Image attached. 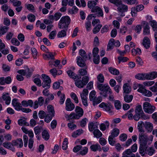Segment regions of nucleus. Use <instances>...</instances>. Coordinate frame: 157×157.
<instances>
[{
	"label": "nucleus",
	"instance_id": "18",
	"mask_svg": "<svg viewBox=\"0 0 157 157\" xmlns=\"http://www.w3.org/2000/svg\"><path fill=\"white\" fill-rule=\"evenodd\" d=\"M97 86H98V84H102L104 81V78L103 75L101 74L98 75L97 76Z\"/></svg>",
	"mask_w": 157,
	"mask_h": 157
},
{
	"label": "nucleus",
	"instance_id": "29",
	"mask_svg": "<svg viewBox=\"0 0 157 157\" xmlns=\"http://www.w3.org/2000/svg\"><path fill=\"white\" fill-rule=\"evenodd\" d=\"M60 61L58 60H56L54 61L55 64H50V66H51V67H53V66H55L57 67L58 69H60L61 68L62 65H60Z\"/></svg>",
	"mask_w": 157,
	"mask_h": 157
},
{
	"label": "nucleus",
	"instance_id": "40",
	"mask_svg": "<svg viewBox=\"0 0 157 157\" xmlns=\"http://www.w3.org/2000/svg\"><path fill=\"white\" fill-rule=\"evenodd\" d=\"M88 91L86 89H84L83 90L81 94L80 95L81 99H86V96L88 95Z\"/></svg>",
	"mask_w": 157,
	"mask_h": 157
},
{
	"label": "nucleus",
	"instance_id": "39",
	"mask_svg": "<svg viewBox=\"0 0 157 157\" xmlns=\"http://www.w3.org/2000/svg\"><path fill=\"white\" fill-rule=\"evenodd\" d=\"M42 136L43 138L45 140H47L49 139V135L46 130H44L42 132Z\"/></svg>",
	"mask_w": 157,
	"mask_h": 157
},
{
	"label": "nucleus",
	"instance_id": "51",
	"mask_svg": "<svg viewBox=\"0 0 157 157\" xmlns=\"http://www.w3.org/2000/svg\"><path fill=\"white\" fill-rule=\"evenodd\" d=\"M96 92L94 90L92 91L89 94V98L90 101H93L96 98L95 97Z\"/></svg>",
	"mask_w": 157,
	"mask_h": 157
},
{
	"label": "nucleus",
	"instance_id": "8",
	"mask_svg": "<svg viewBox=\"0 0 157 157\" xmlns=\"http://www.w3.org/2000/svg\"><path fill=\"white\" fill-rule=\"evenodd\" d=\"M75 107L74 104L71 102L70 99L69 98H67L66 101V109L67 111H71Z\"/></svg>",
	"mask_w": 157,
	"mask_h": 157
},
{
	"label": "nucleus",
	"instance_id": "11",
	"mask_svg": "<svg viewBox=\"0 0 157 157\" xmlns=\"http://www.w3.org/2000/svg\"><path fill=\"white\" fill-rule=\"evenodd\" d=\"M12 105L14 107L15 109L17 111L20 110L22 106L21 104L18 102V100L16 98L13 99L12 101Z\"/></svg>",
	"mask_w": 157,
	"mask_h": 157
},
{
	"label": "nucleus",
	"instance_id": "15",
	"mask_svg": "<svg viewBox=\"0 0 157 157\" xmlns=\"http://www.w3.org/2000/svg\"><path fill=\"white\" fill-rule=\"evenodd\" d=\"M146 123L147 122H145V124H144V122L142 121H140L138 122L137 124V128L139 131L140 132L145 131L143 129V125H144L145 128L146 129L147 127V124H146Z\"/></svg>",
	"mask_w": 157,
	"mask_h": 157
},
{
	"label": "nucleus",
	"instance_id": "43",
	"mask_svg": "<svg viewBox=\"0 0 157 157\" xmlns=\"http://www.w3.org/2000/svg\"><path fill=\"white\" fill-rule=\"evenodd\" d=\"M79 53L80 56L82 58V59H87V57L86 54L84 50L83 49H80L79 51Z\"/></svg>",
	"mask_w": 157,
	"mask_h": 157
},
{
	"label": "nucleus",
	"instance_id": "45",
	"mask_svg": "<svg viewBox=\"0 0 157 157\" xmlns=\"http://www.w3.org/2000/svg\"><path fill=\"white\" fill-rule=\"evenodd\" d=\"M67 73L69 76L71 78L75 79L76 78H78V76L75 75L73 72L71 70H69L67 71Z\"/></svg>",
	"mask_w": 157,
	"mask_h": 157
},
{
	"label": "nucleus",
	"instance_id": "55",
	"mask_svg": "<svg viewBox=\"0 0 157 157\" xmlns=\"http://www.w3.org/2000/svg\"><path fill=\"white\" fill-rule=\"evenodd\" d=\"M124 2H126L128 4H129L130 5H132L134 4H137L138 3L137 0H122Z\"/></svg>",
	"mask_w": 157,
	"mask_h": 157
},
{
	"label": "nucleus",
	"instance_id": "12",
	"mask_svg": "<svg viewBox=\"0 0 157 157\" xmlns=\"http://www.w3.org/2000/svg\"><path fill=\"white\" fill-rule=\"evenodd\" d=\"M11 82V79L10 77L8 76L6 78L4 77L0 78V85H4L5 84H9Z\"/></svg>",
	"mask_w": 157,
	"mask_h": 157
},
{
	"label": "nucleus",
	"instance_id": "58",
	"mask_svg": "<svg viewBox=\"0 0 157 157\" xmlns=\"http://www.w3.org/2000/svg\"><path fill=\"white\" fill-rule=\"evenodd\" d=\"M148 154L149 155L151 156L155 153V150L153 147H150L148 149Z\"/></svg>",
	"mask_w": 157,
	"mask_h": 157
},
{
	"label": "nucleus",
	"instance_id": "22",
	"mask_svg": "<svg viewBox=\"0 0 157 157\" xmlns=\"http://www.w3.org/2000/svg\"><path fill=\"white\" fill-rule=\"evenodd\" d=\"M48 114L54 116L55 111L53 107L51 105H49L47 106Z\"/></svg>",
	"mask_w": 157,
	"mask_h": 157
},
{
	"label": "nucleus",
	"instance_id": "50",
	"mask_svg": "<svg viewBox=\"0 0 157 157\" xmlns=\"http://www.w3.org/2000/svg\"><path fill=\"white\" fill-rule=\"evenodd\" d=\"M118 60L119 63H120L121 62H124L127 61L128 59L127 57H123L122 56H120L118 57Z\"/></svg>",
	"mask_w": 157,
	"mask_h": 157
},
{
	"label": "nucleus",
	"instance_id": "33",
	"mask_svg": "<svg viewBox=\"0 0 157 157\" xmlns=\"http://www.w3.org/2000/svg\"><path fill=\"white\" fill-rule=\"evenodd\" d=\"M133 96L132 95H126L124 97V101L127 103L131 102L132 100Z\"/></svg>",
	"mask_w": 157,
	"mask_h": 157
},
{
	"label": "nucleus",
	"instance_id": "19",
	"mask_svg": "<svg viewBox=\"0 0 157 157\" xmlns=\"http://www.w3.org/2000/svg\"><path fill=\"white\" fill-rule=\"evenodd\" d=\"M99 107L102 108L106 111H109L112 107V105L110 104H106L104 102L101 103L99 105Z\"/></svg>",
	"mask_w": 157,
	"mask_h": 157
},
{
	"label": "nucleus",
	"instance_id": "3",
	"mask_svg": "<svg viewBox=\"0 0 157 157\" xmlns=\"http://www.w3.org/2000/svg\"><path fill=\"white\" fill-rule=\"evenodd\" d=\"M98 86H97V88L101 92H100V94L103 96L105 98L106 97L108 96V94H110L112 93L111 90L107 84H98Z\"/></svg>",
	"mask_w": 157,
	"mask_h": 157
},
{
	"label": "nucleus",
	"instance_id": "20",
	"mask_svg": "<svg viewBox=\"0 0 157 157\" xmlns=\"http://www.w3.org/2000/svg\"><path fill=\"white\" fill-rule=\"evenodd\" d=\"M89 129L90 131L92 132L97 129L98 128L97 123H90L88 125Z\"/></svg>",
	"mask_w": 157,
	"mask_h": 157
},
{
	"label": "nucleus",
	"instance_id": "37",
	"mask_svg": "<svg viewBox=\"0 0 157 157\" xmlns=\"http://www.w3.org/2000/svg\"><path fill=\"white\" fill-rule=\"evenodd\" d=\"M41 76L43 80V82H51V80L48 76L44 74H42Z\"/></svg>",
	"mask_w": 157,
	"mask_h": 157
},
{
	"label": "nucleus",
	"instance_id": "38",
	"mask_svg": "<svg viewBox=\"0 0 157 157\" xmlns=\"http://www.w3.org/2000/svg\"><path fill=\"white\" fill-rule=\"evenodd\" d=\"M150 25L152 27L154 31H157V23L155 20H152L149 21Z\"/></svg>",
	"mask_w": 157,
	"mask_h": 157
},
{
	"label": "nucleus",
	"instance_id": "56",
	"mask_svg": "<svg viewBox=\"0 0 157 157\" xmlns=\"http://www.w3.org/2000/svg\"><path fill=\"white\" fill-rule=\"evenodd\" d=\"M56 30L52 31L49 35V38L51 39H53L56 35Z\"/></svg>",
	"mask_w": 157,
	"mask_h": 157
},
{
	"label": "nucleus",
	"instance_id": "54",
	"mask_svg": "<svg viewBox=\"0 0 157 157\" xmlns=\"http://www.w3.org/2000/svg\"><path fill=\"white\" fill-rule=\"evenodd\" d=\"M102 27V25L100 24H98L97 25L93 30V32L94 33H98L100 30V29Z\"/></svg>",
	"mask_w": 157,
	"mask_h": 157
},
{
	"label": "nucleus",
	"instance_id": "10",
	"mask_svg": "<svg viewBox=\"0 0 157 157\" xmlns=\"http://www.w3.org/2000/svg\"><path fill=\"white\" fill-rule=\"evenodd\" d=\"M86 59H82L80 56H78L76 58L77 63L78 66L81 67H84L86 66L85 62Z\"/></svg>",
	"mask_w": 157,
	"mask_h": 157
},
{
	"label": "nucleus",
	"instance_id": "59",
	"mask_svg": "<svg viewBox=\"0 0 157 157\" xmlns=\"http://www.w3.org/2000/svg\"><path fill=\"white\" fill-rule=\"evenodd\" d=\"M114 105L117 109H119L121 108V104L118 100H116L115 101Z\"/></svg>",
	"mask_w": 157,
	"mask_h": 157
},
{
	"label": "nucleus",
	"instance_id": "42",
	"mask_svg": "<svg viewBox=\"0 0 157 157\" xmlns=\"http://www.w3.org/2000/svg\"><path fill=\"white\" fill-rule=\"evenodd\" d=\"M102 101L101 98L99 97L98 98H95L93 101V104L94 105H95L100 103Z\"/></svg>",
	"mask_w": 157,
	"mask_h": 157
},
{
	"label": "nucleus",
	"instance_id": "13",
	"mask_svg": "<svg viewBox=\"0 0 157 157\" xmlns=\"http://www.w3.org/2000/svg\"><path fill=\"white\" fill-rule=\"evenodd\" d=\"M140 118L143 120H146L147 117L146 115H143L140 113H135L134 115V119L136 121H138Z\"/></svg>",
	"mask_w": 157,
	"mask_h": 157
},
{
	"label": "nucleus",
	"instance_id": "26",
	"mask_svg": "<svg viewBox=\"0 0 157 157\" xmlns=\"http://www.w3.org/2000/svg\"><path fill=\"white\" fill-rule=\"evenodd\" d=\"M135 113L143 115H145L143 111L142 106L140 105L136 106V107Z\"/></svg>",
	"mask_w": 157,
	"mask_h": 157
},
{
	"label": "nucleus",
	"instance_id": "57",
	"mask_svg": "<svg viewBox=\"0 0 157 157\" xmlns=\"http://www.w3.org/2000/svg\"><path fill=\"white\" fill-rule=\"evenodd\" d=\"M33 82L38 86H40L42 85L41 81L40 78H36L33 80Z\"/></svg>",
	"mask_w": 157,
	"mask_h": 157
},
{
	"label": "nucleus",
	"instance_id": "5",
	"mask_svg": "<svg viewBox=\"0 0 157 157\" xmlns=\"http://www.w3.org/2000/svg\"><path fill=\"white\" fill-rule=\"evenodd\" d=\"M70 19L68 16L62 17L58 24L59 28L60 29L67 28L70 23Z\"/></svg>",
	"mask_w": 157,
	"mask_h": 157
},
{
	"label": "nucleus",
	"instance_id": "21",
	"mask_svg": "<svg viewBox=\"0 0 157 157\" xmlns=\"http://www.w3.org/2000/svg\"><path fill=\"white\" fill-rule=\"evenodd\" d=\"M140 26L144 28L143 35L144 36L146 35L147 33V22L146 21H142Z\"/></svg>",
	"mask_w": 157,
	"mask_h": 157
},
{
	"label": "nucleus",
	"instance_id": "6",
	"mask_svg": "<svg viewBox=\"0 0 157 157\" xmlns=\"http://www.w3.org/2000/svg\"><path fill=\"white\" fill-rule=\"evenodd\" d=\"M114 4L118 7L117 10L119 12L123 13L127 11L128 10V6L123 4L121 0H118V2Z\"/></svg>",
	"mask_w": 157,
	"mask_h": 157
},
{
	"label": "nucleus",
	"instance_id": "24",
	"mask_svg": "<svg viewBox=\"0 0 157 157\" xmlns=\"http://www.w3.org/2000/svg\"><path fill=\"white\" fill-rule=\"evenodd\" d=\"M105 124L102 123L100 125V129L103 131H105L106 128H109V122L107 121H105Z\"/></svg>",
	"mask_w": 157,
	"mask_h": 157
},
{
	"label": "nucleus",
	"instance_id": "30",
	"mask_svg": "<svg viewBox=\"0 0 157 157\" xmlns=\"http://www.w3.org/2000/svg\"><path fill=\"white\" fill-rule=\"evenodd\" d=\"M88 151V148L86 147H82V148H81L79 151V153L82 155H86Z\"/></svg>",
	"mask_w": 157,
	"mask_h": 157
},
{
	"label": "nucleus",
	"instance_id": "9",
	"mask_svg": "<svg viewBox=\"0 0 157 157\" xmlns=\"http://www.w3.org/2000/svg\"><path fill=\"white\" fill-rule=\"evenodd\" d=\"M93 13H96L97 16L98 17H103V13L101 9L98 6H96L91 10Z\"/></svg>",
	"mask_w": 157,
	"mask_h": 157
},
{
	"label": "nucleus",
	"instance_id": "25",
	"mask_svg": "<svg viewBox=\"0 0 157 157\" xmlns=\"http://www.w3.org/2000/svg\"><path fill=\"white\" fill-rule=\"evenodd\" d=\"M123 89L124 92L126 94L129 93L131 91V87L129 86L128 84L127 83H125L124 84Z\"/></svg>",
	"mask_w": 157,
	"mask_h": 157
},
{
	"label": "nucleus",
	"instance_id": "47",
	"mask_svg": "<svg viewBox=\"0 0 157 157\" xmlns=\"http://www.w3.org/2000/svg\"><path fill=\"white\" fill-rule=\"evenodd\" d=\"M100 148V147L98 144H96L95 145H93L90 147L91 150L92 151H96L97 150L99 149Z\"/></svg>",
	"mask_w": 157,
	"mask_h": 157
},
{
	"label": "nucleus",
	"instance_id": "2",
	"mask_svg": "<svg viewBox=\"0 0 157 157\" xmlns=\"http://www.w3.org/2000/svg\"><path fill=\"white\" fill-rule=\"evenodd\" d=\"M75 113H72L70 115L65 114V117L68 120L78 119L83 114V109L78 106L75 108Z\"/></svg>",
	"mask_w": 157,
	"mask_h": 157
},
{
	"label": "nucleus",
	"instance_id": "48",
	"mask_svg": "<svg viewBox=\"0 0 157 157\" xmlns=\"http://www.w3.org/2000/svg\"><path fill=\"white\" fill-rule=\"evenodd\" d=\"M119 129L117 128H114L112 130L111 136L113 137H116L119 135Z\"/></svg>",
	"mask_w": 157,
	"mask_h": 157
},
{
	"label": "nucleus",
	"instance_id": "52",
	"mask_svg": "<svg viewBox=\"0 0 157 157\" xmlns=\"http://www.w3.org/2000/svg\"><path fill=\"white\" fill-rule=\"evenodd\" d=\"M28 18L29 21L32 22L35 21L36 17L33 14H29L28 16Z\"/></svg>",
	"mask_w": 157,
	"mask_h": 157
},
{
	"label": "nucleus",
	"instance_id": "61",
	"mask_svg": "<svg viewBox=\"0 0 157 157\" xmlns=\"http://www.w3.org/2000/svg\"><path fill=\"white\" fill-rule=\"evenodd\" d=\"M84 85H86L89 81V78L88 76H86L83 77L82 79Z\"/></svg>",
	"mask_w": 157,
	"mask_h": 157
},
{
	"label": "nucleus",
	"instance_id": "4",
	"mask_svg": "<svg viewBox=\"0 0 157 157\" xmlns=\"http://www.w3.org/2000/svg\"><path fill=\"white\" fill-rule=\"evenodd\" d=\"M131 150L128 149L125 150L123 153L122 157H135L134 154L132 152H136L137 149V146L136 144H134L131 147Z\"/></svg>",
	"mask_w": 157,
	"mask_h": 157
},
{
	"label": "nucleus",
	"instance_id": "16",
	"mask_svg": "<svg viewBox=\"0 0 157 157\" xmlns=\"http://www.w3.org/2000/svg\"><path fill=\"white\" fill-rule=\"evenodd\" d=\"M135 78L138 80H144L147 79V73H139L135 76Z\"/></svg>",
	"mask_w": 157,
	"mask_h": 157
},
{
	"label": "nucleus",
	"instance_id": "31",
	"mask_svg": "<svg viewBox=\"0 0 157 157\" xmlns=\"http://www.w3.org/2000/svg\"><path fill=\"white\" fill-rule=\"evenodd\" d=\"M9 28V27L6 26L1 27L0 28V36L5 33L7 32Z\"/></svg>",
	"mask_w": 157,
	"mask_h": 157
},
{
	"label": "nucleus",
	"instance_id": "41",
	"mask_svg": "<svg viewBox=\"0 0 157 157\" xmlns=\"http://www.w3.org/2000/svg\"><path fill=\"white\" fill-rule=\"evenodd\" d=\"M97 4L96 2L94 1H88L87 3V6L88 7L92 9L93 8L95 7Z\"/></svg>",
	"mask_w": 157,
	"mask_h": 157
},
{
	"label": "nucleus",
	"instance_id": "36",
	"mask_svg": "<svg viewBox=\"0 0 157 157\" xmlns=\"http://www.w3.org/2000/svg\"><path fill=\"white\" fill-rule=\"evenodd\" d=\"M109 71L110 73L114 75H117L119 74V71L116 69L112 67H110L109 69Z\"/></svg>",
	"mask_w": 157,
	"mask_h": 157
},
{
	"label": "nucleus",
	"instance_id": "62",
	"mask_svg": "<svg viewBox=\"0 0 157 157\" xmlns=\"http://www.w3.org/2000/svg\"><path fill=\"white\" fill-rule=\"evenodd\" d=\"M82 148V146L81 145H77L74 147L73 149V151L74 152H77L79 151H80L81 148Z\"/></svg>",
	"mask_w": 157,
	"mask_h": 157
},
{
	"label": "nucleus",
	"instance_id": "32",
	"mask_svg": "<svg viewBox=\"0 0 157 157\" xmlns=\"http://www.w3.org/2000/svg\"><path fill=\"white\" fill-rule=\"evenodd\" d=\"M156 72H152L148 74V80H152L157 77Z\"/></svg>",
	"mask_w": 157,
	"mask_h": 157
},
{
	"label": "nucleus",
	"instance_id": "63",
	"mask_svg": "<svg viewBox=\"0 0 157 157\" xmlns=\"http://www.w3.org/2000/svg\"><path fill=\"white\" fill-rule=\"evenodd\" d=\"M38 116L40 119H43L46 116L45 113L43 110H40L39 112Z\"/></svg>",
	"mask_w": 157,
	"mask_h": 157
},
{
	"label": "nucleus",
	"instance_id": "35",
	"mask_svg": "<svg viewBox=\"0 0 157 157\" xmlns=\"http://www.w3.org/2000/svg\"><path fill=\"white\" fill-rule=\"evenodd\" d=\"M114 42V40L112 38L110 40L107 46V51H109L113 49Z\"/></svg>",
	"mask_w": 157,
	"mask_h": 157
},
{
	"label": "nucleus",
	"instance_id": "44",
	"mask_svg": "<svg viewBox=\"0 0 157 157\" xmlns=\"http://www.w3.org/2000/svg\"><path fill=\"white\" fill-rule=\"evenodd\" d=\"M66 35V32L65 30H62L59 32L57 34V36L58 38L64 37Z\"/></svg>",
	"mask_w": 157,
	"mask_h": 157
},
{
	"label": "nucleus",
	"instance_id": "64",
	"mask_svg": "<svg viewBox=\"0 0 157 157\" xmlns=\"http://www.w3.org/2000/svg\"><path fill=\"white\" fill-rule=\"evenodd\" d=\"M120 140L122 141H124L126 140L127 138V135L124 133L121 134L120 136Z\"/></svg>",
	"mask_w": 157,
	"mask_h": 157
},
{
	"label": "nucleus",
	"instance_id": "1",
	"mask_svg": "<svg viewBox=\"0 0 157 157\" xmlns=\"http://www.w3.org/2000/svg\"><path fill=\"white\" fill-rule=\"evenodd\" d=\"M139 139L140 143L139 148L140 153L142 156L144 155L145 152L146 151L147 143V134L145 131L140 132Z\"/></svg>",
	"mask_w": 157,
	"mask_h": 157
},
{
	"label": "nucleus",
	"instance_id": "14",
	"mask_svg": "<svg viewBox=\"0 0 157 157\" xmlns=\"http://www.w3.org/2000/svg\"><path fill=\"white\" fill-rule=\"evenodd\" d=\"M19 145L20 148H21L23 146V143L22 139H17L16 140H13L12 141V146H16Z\"/></svg>",
	"mask_w": 157,
	"mask_h": 157
},
{
	"label": "nucleus",
	"instance_id": "7",
	"mask_svg": "<svg viewBox=\"0 0 157 157\" xmlns=\"http://www.w3.org/2000/svg\"><path fill=\"white\" fill-rule=\"evenodd\" d=\"M144 85L142 84H139L138 87L139 88L138 89V91L145 96H147V90L145 88V86L147 85V82H145L143 83Z\"/></svg>",
	"mask_w": 157,
	"mask_h": 157
},
{
	"label": "nucleus",
	"instance_id": "46",
	"mask_svg": "<svg viewBox=\"0 0 157 157\" xmlns=\"http://www.w3.org/2000/svg\"><path fill=\"white\" fill-rule=\"evenodd\" d=\"M68 140L67 138H65L63 143L62 148L63 150H66L67 148Z\"/></svg>",
	"mask_w": 157,
	"mask_h": 157
},
{
	"label": "nucleus",
	"instance_id": "27",
	"mask_svg": "<svg viewBox=\"0 0 157 157\" xmlns=\"http://www.w3.org/2000/svg\"><path fill=\"white\" fill-rule=\"evenodd\" d=\"M155 109V107L154 106L148 102V113H152Z\"/></svg>",
	"mask_w": 157,
	"mask_h": 157
},
{
	"label": "nucleus",
	"instance_id": "17",
	"mask_svg": "<svg viewBox=\"0 0 157 157\" xmlns=\"http://www.w3.org/2000/svg\"><path fill=\"white\" fill-rule=\"evenodd\" d=\"M2 98V99L6 101V103L7 104H9L11 101V98L9 96L8 93H3Z\"/></svg>",
	"mask_w": 157,
	"mask_h": 157
},
{
	"label": "nucleus",
	"instance_id": "28",
	"mask_svg": "<svg viewBox=\"0 0 157 157\" xmlns=\"http://www.w3.org/2000/svg\"><path fill=\"white\" fill-rule=\"evenodd\" d=\"M79 78H78V80L75 81V84L79 88H83L85 85H84L82 81L79 79Z\"/></svg>",
	"mask_w": 157,
	"mask_h": 157
},
{
	"label": "nucleus",
	"instance_id": "60",
	"mask_svg": "<svg viewBox=\"0 0 157 157\" xmlns=\"http://www.w3.org/2000/svg\"><path fill=\"white\" fill-rule=\"evenodd\" d=\"M31 50L34 59H36L37 58V52L36 49L35 48H32Z\"/></svg>",
	"mask_w": 157,
	"mask_h": 157
},
{
	"label": "nucleus",
	"instance_id": "49",
	"mask_svg": "<svg viewBox=\"0 0 157 157\" xmlns=\"http://www.w3.org/2000/svg\"><path fill=\"white\" fill-rule=\"evenodd\" d=\"M18 124L20 125H25L26 126H29V124L24 120L20 119L18 121Z\"/></svg>",
	"mask_w": 157,
	"mask_h": 157
},
{
	"label": "nucleus",
	"instance_id": "53",
	"mask_svg": "<svg viewBox=\"0 0 157 157\" xmlns=\"http://www.w3.org/2000/svg\"><path fill=\"white\" fill-rule=\"evenodd\" d=\"M52 115L47 114L45 117L44 121L47 123L49 122L52 120L53 117Z\"/></svg>",
	"mask_w": 157,
	"mask_h": 157
},
{
	"label": "nucleus",
	"instance_id": "23",
	"mask_svg": "<svg viewBox=\"0 0 157 157\" xmlns=\"http://www.w3.org/2000/svg\"><path fill=\"white\" fill-rule=\"evenodd\" d=\"M3 145L5 147L10 149L13 151H14V148L12 147V143L5 142L3 144Z\"/></svg>",
	"mask_w": 157,
	"mask_h": 157
},
{
	"label": "nucleus",
	"instance_id": "34",
	"mask_svg": "<svg viewBox=\"0 0 157 157\" xmlns=\"http://www.w3.org/2000/svg\"><path fill=\"white\" fill-rule=\"evenodd\" d=\"M93 134L95 137L98 138L102 136V133L100 130L98 129H95L93 131Z\"/></svg>",
	"mask_w": 157,
	"mask_h": 157
}]
</instances>
